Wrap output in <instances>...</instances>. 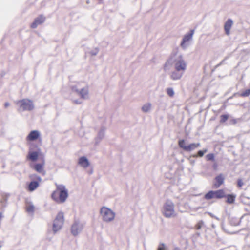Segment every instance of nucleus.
Listing matches in <instances>:
<instances>
[{
	"label": "nucleus",
	"mask_w": 250,
	"mask_h": 250,
	"mask_svg": "<svg viewBox=\"0 0 250 250\" xmlns=\"http://www.w3.org/2000/svg\"><path fill=\"white\" fill-rule=\"evenodd\" d=\"M233 23V21L231 19H228L225 23L224 29L225 33L227 35H229L230 30Z\"/></svg>",
	"instance_id": "f3484780"
},
{
	"label": "nucleus",
	"mask_w": 250,
	"mask_h": 250,
	"mask_svg": "<svg viewBox=\"0 0 250 250\" xmlns=\"http://www.w3.org/2000/svg\"><path fill=\"white\" fill-rule=\"evenodd\" d=\"M206 158L208 161H213L214 159V155L212 153H210L207 155Z\"/></svg>",
	"instance_id": "c756f323"
},
{
	"label": "nucleus",
	"mask_w": 250,
	"mask_h": 250,
	"mask_svg": "<svg viewBox=\"0 0 250 250\" xmlns=\"http://www.w3.org/2000/svg\"><path fill=\"white\" fill-rule=\"evenodd\" d=\"M194 33V30H191L190 33L186 34L184 36L183 40L181 43V46L183 49L186 48L187 46V44H186V43L192 39Z\"/></svg>",
	"instance_id": "9d476101"
},
{
	"label": "nucleus",
	"mask_w": 250,
	"mask_h": 250,
	"mask_svg": "<svg viewBox=\"0 0 250 250\" xmlns=\"http://www.w3.org/2000/svg\"><path fill=\"white\" fill-rule=\"evenodd\" d=\"M173 250H181V249L178 247H176L173 249Z\"/></svg>",
	"instance_id": "4c0bfd02"
},
{
	"label": "nucleus",
	"mask_w": 250,
	"mask_h": 250,
	"mask_svg": "<svg viewBox=\"0 0 250 250\" xmlns=\"http://www.w3.org/2000/svg\"><path fill=\"white\" fill-rule=\"evenodd\" d=\"M207 151H208L207 149H204L202 150H200L198 152L197 154H195L193 156L194 157H202L204 156L205 153H206Z\"/></svg>",
	"instance_id": "b1692460"
},
{
	"label": "nucleus",
	"mask_w": 250,
	"mask_h": 250,
	"mask_svg": "<svg viewBox=\"0 0 250 250\" xmlns=\"http://www.w3.org/2000/svg\"><path fill=\"white\" fill-rule=\"evenodd\" d=\"M99 52V49L97 47L92 49L89 52V54L93 56H96Z\"/></svg>",
	"instance_id": "c85d7f7f"
},
{
	"label": "nucleus",
	"mask_w": 250,
	"mask_h": 250,
	"mask_svg": "<svg viewBox=\"0 0 250 250\" xmlns=\"http://www.w3.org/2000/svg\"><path fill=\"white\" fill-rule=\"evenodd\" d=\"M157 250H168L167 247L164 243L159 244Z\"/></svg>",
	"instance_id": "cd10ccee"
},
{
	"label": "nucleus",
	"mask_w": 250,
	"mask_h": 250,
	"mask_svg": "<svg viewBox=\"0 0 250 250\" xmlns=\"http://www.w3.org/2000/svg\"><path fill=\"white\" fill-rule=\"evenodd\" d=\"M185 72L179 70H175L172 71L170 75V77L172 80H180L183 76Z\"/></svg>",
	"instance_id": "f8f14e48"
},
{
	"label": "nucleus",
	"mask_w": 250,
	"mask_h": 250,
	"mask_svg": "<svg viewBox=\"0 0 250 250\" xmlns=\"http://www.w3.org/2000/svg\"><path fill=\"white\" fill-rule=\"evenodd\" d=\"M228 118L229 116L228 115H222L221 116L220 122L221 123H224L228 120Z\"/></svg>",
	"instance_id": "7c9ffc66"
},
{
	"label": "nucleus",
	"mask_w": 250,
	"mask_h": 250,
	"mask_svg": "<svg viewBox=\"0 0 250 250\" xmlns=\"http://www.w3.org/2000/svg\"><path fill=\"white\" fill-rule=\"evenodd\" d=\"M37 179L39 181H42V179L39 176H38L37 177Z\"/></svg>",
	"instance_id": "e433bc0d"
},
{
	"label": "nucleus",
	"mask_w": 250,
	"mask_h": 250,
	"mask_svg": "<svg viewBox=\"0 0 250 250\" xmlns=\"http://www.w3.org/2000/svg\"><path fill=\"white\" fill-rule=\"evenodd\" d=\"M100 215L103 221L106 223H110L113 221L115 217V213L110 208L105 207L101 208Z\"/></svg>",
	"instance_id": "423d86ee"
},
{
	"label": "nucleus",
	"mask_w": 250,
	"mask_h": 250,
	"mask_svg": "<svg viewBox=\"0 0 250 250\" xmlns=\"http://www.w3.org/2000/svg\"><path fill=\"white\" fill-rule=\"evenodd\" d=\"M224 177L222 174H220L215 178V182L214 187L218 188L224 182Z\"/></svg>",
	"instance_id": "6ab92c4d"
},
{
	"label": "nucleus",
	"mask_w": 250,
	"mask_h": 250,
	"mask_svg": "<svg viewBox=\"0 0 250 250\" xmlns=\"http://www.w3.org/2000/svg\"><path fill=\"white\" fill-rule=\"evenodd\" d=\"M44 162H43L42 164H36L34 166L33 168L37 172L40 173L42 175H45L46 171L44 169Z\"/></svg>",
	"instance_id": "2eb2a0df"
},
{
	"label": "nucleus",
	"mask_w": 250,
	"mask_h": 250,
	"mask_svg": "<svg viewBox=\"0 0 250 250\" xmlns=\"http://www.w3.org/2000/svg\"><path fill=\"white\" fill-rule=\"evenodd\" d=\"M178 144L180 147L186 151H192L201 146L200 143H191L188 145H186L184 140H179Z\"/></svg>",
	"instance_id": "1a4fd4ad"
},
{
	"label": "nucleus",
	"mask_w": 250,
	"mask_h": 250,
	"mask_svg": "<svg viewBox=\"0 0 250 250\" xmlns=\"http://www.w3.org/2000/svg\"><path fill=\"white\" fill-rule=\"evenodd\" d=\"M78 164L80 167L84 168H87L90 165L89 160L85 156L80 157L78 161Z\"/></svg>",
	"instance_id": "4468645a"
},
{
	"label": "nucleus",
	"mask_w": 250,
	"mask_h": 250,
	"mask_svg": "<svg viewBox=\"0 0 250 250\" xmlns=\"http://www.w3.org/2000/svg\"><path fill=\"white\" fill-rule=\"evenodd\" d=\"M72 89L82 99L87 100L89 98V87L87 84L83 83H78L72 87Z\"/></svg>",
	"instance_id": "7ed1b4c3"
},
{
	"label": "nucleus",
	"mask_w": 250,
	"mask_h": 250,
	"mask_svg": "<svg viewBox=\"0 0 250 250\" xmlns=\"http://www.w3.org/2000/svg\"><path fill=\"white\" fill-rule=\"evenodd\" d=\"M26 211L29 213H33L34 211L35 207L33 204L31 202L26 203Z\"/></svg>",
	"instance_id": "5701e85b"
},
{
	"label": "nucleus",
	"mask_w": 250,
	"mask_h": 250,
	"mask_svg": "<svg viewBox=\"0 0 250 250\" xmlns=\"http://www.w3.org/2000/svg\"><path fill=\"white\" fill-rule=\"evenodd\" d=\"M73 102L77 104H79L82 103V102L79 100H74Z\"/></svg>",
	"instance_id": "f704fd0d"
},
{
	"label": "nucleus",
	"mask_w": 250,
	"mask_h": 250,
	"mask_svg": "<svg viewBox=\"0 0 250 250\" xmlns=\"http://www.w3.org/2000/svg\"><path fill=\"white\" fill-rule=\"evenodd\" d=\"M84 225L85 224L83 222L75 220L71 228L72 234L74 236L78 235L83 231Z\"/></svg>",
	"instance_id": "6e6552de"
},
{
	"label": "nucleus",
	"mask_w": 250,
	"mask_h": 250,
	"mask_svg": "<svg viewBox=\"0 0 250 250\" xmlns=\"http://www.w3.org/2000/svg\"><path fill=\"white\" fill-rule=\"evenodd\" d=\"M41 136V133L38 130L31 131L28 136L26 139L28 141H34L38 139Z\"/></svg>",
	"instance_id": "9b49d317"
},
{
	"label": "nucleus",
	"mask_w": 250,
	"mask_h": 250,
	"mask_svg": "<svg viewBox=\"0 0 250 250\" xmlns=\"http://www.w3.org/2000/svg\"><path fill=\"white\" fill-rule=\"evenodd\" d=\"M9 106H10V104L8 103V102H6L5 104H4V107L5 108H7V107H8Z\"/></svg>",
	"instance_id": "c9c22d12"
},
{
	"label": "nucleus",
	"mask_w": 250,
	"mask_h": 250,
	"mask_svg": "<svg viewBox=\"0 0 250 250\" xmlns=\"http://www.w3.org/2000/svg\"><path fill=\"white\" fill-rule=\"evenodd\" d=\"M64 221V214L62 212H59L53 221L52 230L54 233L61 230Z\"/></svg>",
	"instance_id": "0eeeda50"
},
{
	"label": "nucleus",
	"mask_w": 250,
	"mask_h": 250,
	"mask_svg": "<svg viewBox=\"0 0 250 250\" xmlns=\"http://www.w3.org/2000/svg\"><path fill=\"white\" fill-rule=\"evenodd\" d=\"M209 214L211 217H214V216L211 213H209Z\"/></svg>",
	"instance_id": "58836bf2"
},
{
	"label": "nucleus",
	"mask_w": 250,
	"mask_h": 250,
	"mask_svg": "<svg viewBox=\"0 0 250 250\" xmlns=\"http://www.w3.org/2000/svg\"><path fill=\"white\" fill-rule=\"evenodd\" d=\"M39 186V184L37 181H32L30 182L28 185V190L30 191H33Z\"/></svg>",
	"instance_id": "4be33fe9"
},
{
	"label": "nucleus",
	"mask_w": 250,
	"mask_h": 250,
	"mask_svg": "<svg viewBox=\"0 0 250 250\" xmlns=\"http://www.w3.org/2000/svg\"><path fill=\"white\" fill-rule=\"evenodd\" d=\"M38 156L39 153L38 152L29 151L27 156V158L33 162H35L38 159Z\"/></svg>",
	"instance_id": "aec40b11"
},
{
	"label": "nucleus",
	"mask_w": 250,
	"mask_h": 250,
	"mask_svg": "<svg viewBox=\"0 0 250 250\" xmlns=\"http://www.w3.org/2000/svg\"><path fill=\"white\" fill-rule=\"evenodd\" d=\"M250 94V89L245 90L244 92L241 94V96L243 97L248 96Z\"/></svg>",
	"instance_id": "2f4dec72"
},
{
	"label": "nucleus",
	"mask_w": 250,
	"mask_h": 250,
	"mask_svg": "<svg viewBox=\"0 0 250 250\" xmlns=\"http://www.w3.org/2000/svg\"><path fill=\"white\" fill-rule=\"evenodd\" d=\"M227 202L228 203L232 204L234 202L235 198V196L233 195H228L227 196Z\"/></svg>",
	"instance_id": "393cba45"
},
{
	"label": "nucleus",
	"mask_w": 250,
	"mask_h": 250,
	"mask_svg": "<svg viewBox=\"0 0 250 250\" xmlns=\"http://www.w3.org/2000/svg\"><path fill=\"white\" fill-rule=\"evenodd\" d=\"M17 105L19 107V112L31 111L35 108L33 101L27 98L18 101Z\"/></svg>",
	"instance_id": "39448f33"
},
{
	"label": "nucleus",
	"mask_w": 250,
	"mask_h": 250,
	"mask_svg": "<svg viewBox=\"0 0 250 250\" xmlns=\"http://www.w3.org/2000/svg\"><path fill=\"white\" fill-rule=\"evenodd\" d=\"M45 18L43 17L42 15H40L32 23L31 25V28H36L37 26L44 22L45 21Z\"/></svg>",
	"instance_id": "dca6fc26"
},
{
	"label": "nucleus",
	"mask_w": 250,
	"mask_h": 250,
	"mask_svg": "<svg viewBox=\"0 0 250 250\" xmlns=\"http://www.w3.org/2000/svg\"><path fill=\"white\" fill-rule=\"evenodd\" d=\"M204 225V222L203 221H199L198 224L196 225V228L197 229H200Z\"/></svg>",
	"instance_id": "473e14b6"
},
{
	"label": "nucleus",
	"mask_w": 250,
	"mask_h": 250,
	"mask_svg": "<svg viewBox=\"0 0 250 250\" xmlns=\"http://www.w3.org/2000/svg\"><path fill=\"white\" fill-rule=\"evenodd\" d=\"M244 185V183L242 179H239L237 182V185L239 188H241L242 187V186Z\"/></svg>",
	"instance_id": "72a5a7b5"
},
{
	"label": "nucleus",
	"mask_w": 250,
	"mask_h": 250,
	"mask_svg": "<svg viewBox=\"0 0 250 250\" xmlns=\"http://www.w3.org/2000/svg\"><path fill=\"white\" fill-rule=\"evenodd\" d=\"M105 128L102 127L99 131L97 136L95 138V144L98 145L102 140L103 139L105 132Z\"/></svg>",
	"instance_id": "ddd939ff"
},
{
	"label": "nucleus",
	"mask_w": 250,
	"mask_h": 250,
	"mask_svg": "<svg viewBox=\"0 0 250 250\" xmlns=\"http://www.w3.org/2000/svg\"><path fill=\"white\" fill-rule=\"evenodd\" d=\"M167 93L169 97H172L174 96L175 93L173 88H168L167 89Z\"/></svg>",
	"instance_id": "bb28decb"
},
{
	"label": "nucleus",
	"mask_w": 250,
	"mask_h": 250,
	"mask_svg": "<svg viewBox=\"0 0 250 250\" xmlns=\"http://www.w3.org/2000/svg\"><path fill=\"white\" fill-rule=\"evenodd\" d=\"M56 189L52 193V198L56 202L64 203L68 196V192L65 186L56 184Z\"/></svg>",
	"instance_id": "f03ea898"
},
{
	"label": "nucleus",
	"mask_w": 250,
	"mask_h": 250,
	"mask_svg": "<svg viewBox=\"0 0 250 250\" xmlns=\"http://www.w3.org/2000/svg\"><path fill=\"white\" fill-rule=\"evenodd\" d=\"M214 198L220 199L225 196V192L223 190H218L213 191Z\"/></svg>",
	"instance_id": "412c9836"
},
{
	"label": "nucleus",
	"mask_w": 250,
	"mask_h": 250,
	"mask_svg": "<svg viewBox=\"0 0 250 250\" xmlns=\"http://www.w3.org/2000/svg\"><path fill=\"white\" fill-rule=\"evenodd\" d=\"M172 64L175 70H179L185 72L187 69V63L182 55H178L174 57H171L168 59L164 65V70H169L170 66Z\"/></svg>",
	"instance_id": "f257e3e1"
},
{
	"label": "nucleus",
	"mask_w": 250,
	"mask_h": 250,
	"mask_svg": "<svg viewBox=\"0 0 250 250\" xmlns=\"http://www.w3.org/2000/svg\"><path fill=\"white\" fill-rule=\"evenodd\" d=\"M162 212L163 215L166 218H170L176 217L177 213L174 208V204L170 200H167L164 203Z\"/></svg>",
	"instance_id": "20e7f679"
},
{
	"label": "nucleus",
	"mask_w": 250,
	"mask_h": 250,
	"mask_svg": "<svg viewBox=\"0 0 250 250\" xmlns=\"http://www.w3.org/2000/svg\"><path fill=\"white\" fill-rule=\"evenodd\" d=\"M152 108V104L150 102H147L142 105L141 110L143 112L147 113L150 112L151 111Z\"/></svg>",
	"instance_id": "a211bd4d"
},
{
	"label": "nucleus",
	"mask_w": 250,
	"mask_h": 250,
	"mask_svg": "<svg viewBox=\"0 0 250 250\" xmlns=\"http://www.w3.org/2000/svg\"><path fill=\"white\" fill-rule=\"evenodd\" d=\"M205 198L207 200H210L214 198L213 191H210L205 195Z\"/></svg>",
	"instance_id": "a878e982"
}]
</instances>
